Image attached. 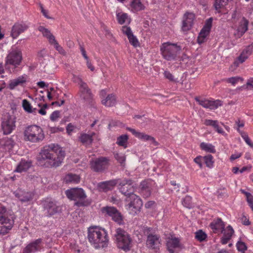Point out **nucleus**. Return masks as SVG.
<instances>
[{
    "instance_id": "nucleus-16",
    "label": "nucleus",
    "mask_w": 253,
    "mask_h": 253,
    "mask_svg": "<svg viewBox=\"0 0 253 253\" xmlns=\"http://www.w3.org/2000/svg\"><path fill=\"white\" fill-rule=\"evenodd\" d=\"M28 76L23 74L18 77L10 80L8 83V87L10 90H13L18 86L24 87L28 82Z\"/></svg>"
},
{
    "instance_id": "nucleus-31",
    "label": "nucleus",
    "mask_w": 253,
    "mask_h": 253,
    "mask_svg": "<svg viewBox=\"0 0 253 253\" xmlns=\"http://www.w3.org/2000/svg\"><path fill=\"white\" fill-rule=\"evenodd\" d=\"M224 223L221 218H217L213 220L210 224V227L214 232H217V230H221L222 232L224 228Z\"/></svg>"
},
{
    "instance_id": "nucleus-33",
    "label": "nucleus",
    "mask_w": 253,
    "mask_h": 253,
    "mask_svg": "<svg viewBox=\"0 0 253 253\" xmlns=\"http://www.w3.org/2000/svg\"><path fill=\"white\" fill-rule=\"evenodd\" d=\"M204 124L208 126H212L218 133L223 134L225 133L222 128L219 126L218 122L216 120L206 119L205 120Z\"/></svg>"
},
{
    "instance_id": "nucleus-32",
    "label": "nucleus",
    "mask_w": 253,
    "mask_h": 253,
    "mask_svg": "<svg viewBox=\"0 0 253 253\" xmlns=\"http://www.w3.org/2000/svg\"><path fill=\"white\" fill-rule=\"evenodd\" d=\"M38 30L42 33L43 37L48 40L49 43L51 42H55V37L48 29L40 26L38 27Z\"/></svg>"
},
{
    "instance_id": "nucleus-49",
    "label": "nucleus",
    "mask_w": 253,
    "mask_h": 253,
    "mask_svg": "<svg viewBox=\"0 0 253 253\" xmlns=\"http://www.w3.org/2000/svg\"><path fill=\"white\" fill-rule=\"evenodd\" d=\"M50 44L53 45L55 48L57 50L59 53L64 55L65 54V51L63 47L60 46L57 41L55 39V42H51L50 43Z\"/></svg>"
},
{
    "instance_id": "nucleus-13",
    "label": "nucleus",
    "mask_w": 253,
    "mask_h": 253,
    "mask_svg": "<svg viewBox=\"0 0 253 253\" xmlns=\"http://www.w3.org/2000/svg\"><path fill=\"white\" fill-rule=\"evenodd\" d=\"M44 211L47 216H51L60 212L61 208L57 205L55 200L47 199L43 203Z\"/></svg>"
},
{
    "instance_id": "nucleus-9",
    "label": "nucleus",
    "mask_w": 253,
    "mask_h": 253,
    "mask_svg": "<svg viewBox=\"0 0 253 253\" xmlns=\"http://www.w3.org/2000/svg\"><path fill=\"white\" fill-rule=\"evenodd\" d=\"M22 60V52L18 48H13L9 52L5 59L6 65H10L14 68L17 67Z\"/></svg>"
},
{
    "instance_id": "nucleus-15",
    "label": "nucleus",
    "mask_w": 253,
    "mask_h": 253,
    "mask_svg": "<svg viewBox=\"0 0 253 253\" xmlns=\"http://www.w3.org/2000/svg\"><path fill=\"white\" fill-rule=\"evenodd\" d=\"M103 212L106 213L109 216L111 217L112 220L119 225L123 224L124 220L123 216L116 208L111 207H107L103 209Z\"/></svg>"
},
{
    "instance_id": "nucleus-38",
    "label": "nucleus",
    "mask_w": 253,
    "mask_h": 253,
    "mask_svg": "<svg viewBox=\"0 0 253 253\" xmlns=\"http://www.w3.org/2000/svg\"><path fill=\"white\" fill-rule=\"evenodd\" d=\"M22 107L24 110L29 113H36L37 109L33 108L30 102L27 99L22 101Z\"/></svg>"
},
{
    "instance_id": "nucleus-17",
    "label": "nucleus",
    "mask_w": 253,
    "mask_h": 253,
    "mask_svg": "<svg viewBox=\"0 0 253 253\" xmlns=\"http://www.w3.org/2000/svg\"><path fill=\"white\" fill-rule=\"evenodd\" d=\"M195 100L202 106L205 108L210 109L211 110L215 109L219 106L222 105L221 101L216 100H209L207 99H201L198 97L195 98Z\"/></svg>"
},
{
    "instance_id": "nucleus-2",
    "label": "nucleus",
    "mask_w": 253,
    "mask_h": 253,
    "mask_svg": "<svg viewBox=\"0 0 253 253\" xmlns=\"http://www.w3.org/2000/svg\"><path fill=\"white\" fill-rule=\"evenodd\" d=\"M87 239L91 245L95 249L106 247L109 241L107 231L104 228L96 226L88 228Z\"/></svg>"
},
{
    "instance_id": "nucleus-1",
    "label": "nucleus",
    "mask_w": 253,
    "mask_h": 253,
    "mask_svg": "<svg viewBox=\"0 0 253 253\" xmlns=\"http://www.w3.org/2000/svg\"><path fill=\"white\" fill-rule=\"evenodd\" d=\"M65 156L64 151L58 145L52 143L41 150L38 160L41 165L45 167L56 168L61 165Z\"/></svg>"
},
{
    "instance_id": "nucleus-36",
    "label": "nucleus",
    "mask_w": 253,
    "mask_h": 253,
    "mask_svg": "<svg viewBox=\"0 0 253 253\" xmlns=\"http://www.w3.org/2000/svg\"><path fill=\"white\" fill-rule=\"evenodd\" d=\"M131 10L137 12L144 9V6L140 0H132L130 3Z\"/></svg>"
},
{
    "instance_id": "nucleus-54",
    "label": "nucleus",
    "mask_w": 253,
    "mask_h": 253,
    "mask_svg": "<svg viewBox=\"0 0 253 253\" xmlns=\"http://www.w3.org/2000/svg\"><path fill=\"white\" fill-rule=\"evenodd\" d=\"M234 233V230L232 227L230 225L227 226L226 230L223 232V235L228 237V238L231 239L232 235Z\"/></svg>"
},
{
    "instance_id": "nucleus-37",
    "label": "nucleus",
    "mask_w": 253,
    "mask_h": 253,
    "mask_svg": "<svg viewBox=\"0 0 253 253\" xmlns=\"http://www.w3.org/2000/svg\"><path fill=\"white\" fill-rule=\"evenodd\" d=\"M128 137L126 134H123L117 139L116 143L120 146L123 147L124 148H126L127 147V141Z\"/></svg>"
},
{
    "instance_id": "nucleus-29",
    "label": "nucleus",
    "mask_w": 253,
    "mask_h": 253,
    "mask_svg": "<svg viewBox=\"0 0 253 253\" xmlns=\"http://www.w3.org/2000/svg\"><path fill=\"white\" fill-rule=\"evenodd\" d=\"M81 177L79 175L69 173L64 177V181L67 183L78 184L80 182Z\"/></svg>"
},
{
    "instance_id": "nucleus-50",
    "label": "nucleus",
    "mask_w": 253,
    "mask_h": 253,
    "mask_svg": "<svg viewBox=\"0 0 253 253\" xmlns=\"http://www.w3.org/2000/svg\"><path fill=\"white\" fill-rule=\"evenodd\" d=\"M243 79L239 77H234L227 79V82L231 84L232 85H235L239 81H243Z\"/></svg>"
},
{
    "instance_id": "nucleus-3",
    "label": "nucleus",
    "mask_w": 253,
    "mask_h": 253,
    "mask_svg": "<svg viewBox=\"0 0 253 253\" xmlns=\"http://www.w3.org/2000/svg\"><path fill=\"white\" fill-rule=\"evenodd\" d=\"M44 134L42 129L37 125L26 127L24 131V139L32 143H39L43 140Z\"/></svg>"
},
{
    "instance_id": "nucleus-12",
    "label": "nucleus",
    "mask_w": 253,
    "mask_h": 253,
    "mask_svg": "<svg viewBox=\"0 0 253 253\" xmlns=\"http://www.w3.org/2000/svg\"><path fill=\"white\" fill-rule=\"evenodd\" d=\"M44 248V243L42 238L34 240L28 244L23 249L22 253H35L40 252Z\"/></svg>"
},
{
    "instance_id": "nucleus-60",
    "label": "nucleus",
    "mask_w": 253,
    "mask_h": 253,
    "mask_svg": "<svg viewBox=\"0 0 253 253\" xmlns=\"http://www.w3.org/2000/svg\"><path fill=\"white\" fill-rule=\"evenodd\" d=\"M202 158V157L201 156H198L194 160V162L199 166L200 168H202V163L201 161Z\"/></svg>"
},
{
    "instance_id": "nucleus-47",
    "label": "nucleus",
    "mask_w": 253,
    "mask_h": 253,
    "mask_svg": "<svg viewBox=\"0 0 253 253\" xmlns=\"http://www.w3.org/2000/svg\"><path fill=\"white\" fill-rule=\"evenodd\" d=\"M228 0H215L214 7L216 10H218L222 7L226 5Z\"/></svg>"
},
{
    "instance_id": "nucleus-58",
    "label": "nucleus",
    "mask_w": 253,
    "mask_h": 253,
    "mask_svg": "<svg viewBox=\"0 0 253 253\" xmlns=\"http://www.w3.org/2000/svg\"><path fill=\"white\" fill-rule=\"evenodd\" d=\"M248 55L245 54L244 53L242 52L240 55L238 57V61L240 63H243L248 58Z\"/></svg>"
},
{
    "instance_id": "nucleus-46",
    "label": "nucleus",
    "mask_w": 253,
    "mask_h": 253,
    "mask_svg": "<svg viewBox=\"0 0 253 253\" xmlns=\"http://www.w3.org/2000/svg\"><path fill=\"white\" fill-rule=\"evenodd\" d=\"M4 141V142L3 143V145L4 147H5L6 149L8 150L12 149L14 145V141L11 138L8 137L5 138Z\"/></svg>"
},
{
    "instance_id": "nucleus-4",
    "label": "nucleus",
    "mask_w": 253,
    "mask_h": 253,
    "mask_svg": "<svg viewBox=\"0 0 253 253\" xmlns=\"http://www.w3.org/2000/svg\"><path fill=\"white\" fill-rule=\"evenodd\" d=\"M118 247L127 252L130 250L132 240L129 234L124 230L119 228L116 230L115 234Z\"/></svg>"
},
{
    "instance_id": "nucleus-39",
    "label": "nucleus",
    "mask_w": 253,
    "mask_h": 253,
    "mask_svg": "<svg viewBox=\"0 0 253 253\" xmlns=\"http://www.w3.org/2000/svg\"><path fill=\"white\" fill-rule=\"evenodd\" d=\"M170 237L166 239V246L169 253H174V237L170 235Z\"/></svg>"
},
{
    "instance_id": "nucleus-59",
    "label": "nucleus",
    "mask_w": 253,
    "mask_h": 253,
    "mask_svg": "<svg viewBox=\"0 0 253 253\" xmlns=\"http://www.w3.org/2000/svg\"><path fill=\"white\" fill-rule=\"evenodd\" d=\"M247 200L249 206L253 211V196L252 194L247 198Z\"/></svg>"
},
{
    "instance_id": "nucleus-64",
    "label": "nucleus",
    "mask_w": 253,
    "mask_h": 253,
    "mask_svg": "<svg viewBox=\"0 0 253 253\" xmlns=\"http://www.w3.org/2000/svg\"><path fill=\"white\" fill-rule=\"evenodd\" d=\"M74 130V126L71 124L68 125L66 130L69 134H70Z\"/></svg>"
},
{
    "instance_id": "nucleus-26",
    "label": "nucleus",
    "mask_w": 253,
    "mask_h": 253,
    "mask_svg": "<svg viewBox=\"0 0 253 253\" xmlns=\"http://www.w3.org/2000/svg\"><path fill=\"white\" fill-rule=\"evenodd\" d=\"M126 129L128 131H130L136 137H137L141 140H142L144 141H150L154 144L156 143V141H155L154 138L150 135H147L143 132H141L136 131L134 129H133L130 127H127Z\"/></svg>"
},
{
    "instance_id": "nucleus-10",
    "label": "nucleus",
    "mask_w": 253,
    "mask_h": 253,
    "mask_svg": "<svg viewBox=\"0 0 253 253\" xmlns=\"http://www.w3.org/2000/svg\"><path fill=\"white\" fill-rule=\"evenodd\" d=\"M15 117L9 114L4 115L1 120V129L3 134H10L15 128Z\"/></svg>"
},
{
    "instance_id": "nucleus-53",
    "label": "nucleus",
    "mask_w": 253,
    "mask_h": 253,
    "mask_svg": "<svg viewBox=\"0 0 253 253\" xmlns=\"http://www.w3.org/2000/svg\"><path fill=\"white\" fill-rule=\"evenodd\" d=\"M237 249L239 251L244 252L247 250V247L246 244L242 241H238L236 245Z\"/></svg>"
},
{
    "instance_id": "nucleus-27",
    "label": "nucleus",
    "mask_w": 253,
    "mask_h": 253,
    "mask_svg": "<svg viewBox=\"0 0 253 253\" xmlns=\"http://www.w3.org/2000/svg\"><path fill=\"white\" fill-rule=\"evenodd\" d=\"M249 21L245 18H242V20L239 22L237 28V35L239 37L242 36L248 29Z\"/></svg>"
},
{
    "instance_id": "nucleus-7",
    "label": "nucleus",
    "mask_w": 253,
    "mask_h": 253,
    "mask_svg": "<svg viewBox=\"0 0 253 253\" xmlns=\"http://www.w3.org/2000/svg\"><path fill=\"white\" fill-rule=\"evenodd\" d=\"M126 201L129 203L126 206V209L132 214H135L140 211L143 203L140 197L135 194H131L127 196Z\"/></svg>"
},
{
    "instance_id": "nucleus-44",
    "label": "nucleus",
    "mask_w": 253,
    "mask_h": 253,
    "mask_svg": "<svg viewBox=\"0 0 253 253\" xmlns=\"http://www.w3.org/2000/svg\"><path fill=\"white\" fill-rule=\"evenodd\" d=\"M207 237V234L202 230H199L195 233V238L199 241H204Z\"/></svg>"
},
{
    "instance_id": "nucleus-14",
    "label": "nucleus",
    "mask_w": 253,
    "mask_h": 253,
    "mask_svg": "<svg viewBox=\"0 0 253 253\" xmlns=\"http://www.w3.org/2000/svg\"><path fill=\"white\" fill-rule=\"evenodd\" d=\"M67 198L71 200H83L86 196L82 188H74L67 190L65 192Z\"/></svg>"
},
{
    "instance_id": "nucleus-35",
    "label": "nucleus",
    "mask_w": 253,
    "mask_h": 253,
    "mask_svg": "<svg viewBox=\"0 0 253 253\" xmlns=\"http://www.w3.org/2000/svg\"><path fill=\"white\" fill-rule=\"evenodd\" d=\"M140 193L144 198L148 197L151 194L150 187L146 182L143 181L140 184Z\"/></svg>"
},
{
    "instance_id": "nucleus-61",
    "label": "nucleus",
    "mask_w": 253,
    "mask_h": 253,
    "mask_svg": "<svg viewBox=\"0 0 253 253\" xmlns=\"http://www.w3.org/2000/svg\"><path fill=\"white\" fill-rule=\"evenodd\" d=\"M86 66L87 68L90 69L91 71H93L95 69L94 67L92 65L90 60L88 59V60H86Z\"/></svg>"
},
{
    "instance_id": "nucleus-6",
    "label": "nucleus",
    "mask_w": 253,
    "mask_h": 253,
    "mask_svg": "<svg viewBox=\"0 0 253 253\" xmlns=\"http://www.w3.org/2000/svg\"><path fill=\"white\" fill-rule=\"evenodd\" d=\"M14 221L11 219L8 215L6 209L4 207L0 208V234L7 233L12 227Z\"/></svg>"
},
{
    "instance_id": "nucleus-24",
    "label": "nucleus",
    "mask_w": 253,
    "mask_h": 253,
    "mask_svg": "<svg viewBox=\"0 0 253 253\" xmlns=\"http://www.w3.org/2000/svg\"><path fill=\"white\" fill-rule=\"evenodd\" d=\"M17 197L22 203H28L32 200L34 195L30 192H25L21 190H17L14 192Z\"/></svg>"
},
{
    "instance_id": "nucleus-20",
    "label": "nucleus",
    "mask_w": 253,
    "mask_h": 253,
    "mask_svg": "<svg viewBox=\"0 0 253 253\" xmlns=\"http://www.w3.org/2000/svg\"><path fill=\"white\" fill-rule=\"evenodd\" d=\"M195 18V14L191 12H186L184 15L181 28L183 31L187 32L191 29Z\"/></svg>"
},
{
    "instance_id": "nucleus-42",
    "label": "nucleus",
    "mask_w": 253,
    "mask_h": 253,
    "mask_svg": "<svg viewBox=\"0 0 253 253\" xmlns=\"http://www.w3.org/2000/svg\"><path fill=\"white\" fill-rule=\"evenodd\" d=\"M182 205L188 209L193 208L194 207V204L192 202V198L189 196H186L182 201Z\"/></svg>"
},
{
    "instance_id": "nucleus-43",
    "label": "nucleus",
    "mask_w": 253,
    "mask_h": 253,
    "mask_svg": "<svg viewBox=\"0 0 253 253\" xmlns=\"http://www.w3.org/2000/svg\"><path fill=\"white\" fill-rule=\"evenodd\" d=\"M237 131L240 133L241 136L244 139L247 144H248L251 147L253 148V143L251 141L247 133L245 132L240 130L239 128H237Z\"/></svg>"
},
{
    "instance_id": "nucleus-11",
    "label": "nucleus",
    "mask_w": 253,
    "mask_h": 253,
    "mask_svg": "<svg viewBox=\"0 0 253 253\" xmlns=\"http://www.w3.org/2000/svg\"><path fill=\"white\" fill-rule=\"evenodd\" d=\"M119 189L120 192L126 196H129L134 193V187L133 185L132 180L130 179H118Z\"/></svg>"
},
{
    "instance_id": "nucleus-22",
    "label": "nucleus",
    "mask_w": 253,
    "mask_h": 253,
    "mask_svg": "<svg viewBox=\"0 0 253 253\" xmlns=\"http://www.w3.org/2000/svg\"><path fill=\"white\" fill-rule=\"evenodd\" d=\"M161 245L160 237L156 234H150L148 235L146 240V245L148 248L157 249Z\"/></svg>"
},
{
    "instance_id": "nucleus-62",
    "label": "nucleus",
    "mask_w": 253,
    "mask_h": 253,
    "mask_svg": "<svg viewBox=\"0 0 253 253\" xmlns=\"http://www.w3.org/2000/svg\"><path fill=\"white\" fill-rule=\"evenodd\" d=\"M164 75L166 78L169 79L170 81L173 80V76L172 75L169 71H165L164 72Z\"/></svg>"
},
{
    "instance_id": "nucleus-57",
    "label": "nucleus",
    "mask_w": 253,
    "mask_h": 253,
    "mask_svg": "<svg viewBox=\"0 0 253 253\" xmlns=\"http://www.w3.org/2000/svg\"><path fill=\"white\" fill-rule=\"evenodd\" d=\"M178 248L179 250H182L185 248V247L183 244H182L180 239L175 237V249Z\"/></svg>"
},
{
    "instance_id": "nucleus-34",
    "label": "nucleus",
    "mask_w": 253,
    "mask_h": 253,
    "mask_svg": "<svg viewBox=\"0 0 253 253\" xmlns=\"http://www.w3.org/2000/svg\"><path fill=\"white\" fill-rule=\"evenodd\" d=\"M96 135V134L94 132L91 133V134L83 133L81 135L80 139L82 143L89 145L91 144L93 141V137Z\"/></svg>"
},
{
    "instance_id": "nucleus-8",
    "label": "nucleus",
    "mask_w": 253,
    "mask_h": 253,
    "mask_svg": "<svg viewBox=\"0 0 253 253\" xmlns=\"http://www.w3.org/2000/svg\"><path fill=\"white\" fill-rule=\"evenodd\" d=\"M109 161V159L105 157L92 159L89 162L90 168L94 172H102L108 168Z\"/></svg>"
},
{
    "instance_id": "nucleus-18",
    "label": "nucleus",
    "mask_w": 253,
    "mask_h": 253,
    "mask_svg": "<svg viewBox=\"0 0 253 253\" xmlns=\"http://www.w3.org/2000/svg\"><path fill=\"white\" fill-rule=\"evenodd\" d=\"M174 44L169 42L163 43L161 47V51L163 56L168 60L174 59Z\"/></svg>"
},
{
    "instance_id": "nucleus-25",
    "label": "nucleus",
    "mask_w": 253,
    "mask_h": 253,
    "mask_svg": "<svg viewBox=\"0 0 253 253\" xmlns=\"http://www.w3.org/2000/svg\"><path fill=\"white\" fill-rule=\"evenodd\" d=\"M118 183V180L113 179L100 182L98 184L97 187L99 191L106 192L113 189Z\"/></svg>"
},
{
    "instance_id": "nucleus-63",
    "label": "nucleus",
    "mask_w": 253,
    "mask_h": 253,
    "mask_svg": "<svg viewBox=\"0 0 253 253\" xmlns=\"http://www.w3.org/2000/svg\"><path fill=\"white\" fill-rule=\"evenodd\" d=\"M80 49H81L82 54L83 56L84 57V58L85 60H88V59H89V58L86 53V51H85L84 48L83 47L81 46Z\"/></svg>"
},
{
    "instance_id": "nucleus-30",
    "label": "nucleus",
    "mask_w": 253,
    "mask_h": 253,
    "mask_svg": "<svg viewBox=\"0 0 253 253\" xmlns=\"http://www.w3.org/2000/svg\"><path fill=\"white\" fill-rule=\"evenodd\" d=\"M116 18L118 22L121 25L125 23L129 24L131 22V19L127 14L122 12H119L116 13Z\"/></svg>"
},
{
    "instance_id": "nucleus-52",
    "label": "nucleus",
    "mask_w": 253,
    "mask_h": 253,
    "mask_svg": "<svg viewBox=\"0 0 253 253\" xmlns=\"http://www.w3.org/2000/svg\"><path fill=\"white\" fill-rule=\"evenodd\" d=\"M121 31L127 37L130 36L133 33L130 27L126 26H123Z\"/></svg>"
},
{
    "instance_id": "nucleus-48",
    "label": "nucleus",
    "mask_w": 253,
    "mask_h": 253,
    "mask_svg": "<svg viewBox=\"0 0 253 253\" xmlns=\"http://www.w3.org/2000/svg\"><path fill=\"white\" fill-rule=\"evenodd\" d=\"M129 40V43L134 47H137L139 45V42L133 34L132 33L130 36L127 37Z\"/></svg>"
},
{
    "instance_id": "nucleus-40",
    "label": "nucleus",
    "mask_w": 253,
    "mask_h": 253,
    "mask_svg": "<svg viewBox=\"0 0 253 253\" xmlns=\"http://www.w3.org/2000/svg\"><path fill=\"white\" fill-rule=\"evenodd\" d=\"M200 147L203 150L207 152L214 153L215 150L214 147L211 144L202 142L200 144Z\"/></svg>"
},
{
    "instance_id": "nucleus-51",
    "label": "nucleus",
    "mask_w": 253,
    "mask_h": 253,
    "mask_svg": "<svg viewBox=\"0 0 253 253\" xmlns=\"http://www.w3.org/2000/svg\"><path fill=\"white\" fill-rule=\"evenodd\" d=\"M115 159L121 164H123L126 161V156L123 154L115 153L114 154Z\"/></svg>"
},
{
    "instance_id": "nucleus-45",
    "label": "nucleus",
    "mask_w": 253,
    "mask_h": 253,
    "mask_svg": "<svg viewBox=\"0 0 253 253\" xmlns=\"http://www.w3.org/2000/svg\"><path fill=\"white\" fill-rule=\"evenodd\" d=\"M203 158L205 160V163L208 167L211 168L213 167L214 161L213 160V157L211 155H208L205 156Z\"/></svg>"
},
{
    "instance_id": "nucleus-41",
    "label": "nucleus",
    "mask_w": 253,
    "mask_h": 253,
    "mask_svg": "<svg viewBox=\"0 0 253 253\" xmlns=\"http://www.w3.org/2000/svg\"><path fill=\"white\" fill-rule=\"evenodd\" d=\"M233 22L234 23L240 22L242 20V18H245L239 10H235L233 11L231 16Z\"/></svg>"
},
{
    "instance_id": "nucleus-55",
    "label": "nucleus",
    "mask_w": 253,
    "mask_h": 253,
    "mask_svg": "<svg viewBox=\"0 0 253 253\" xmlns=\"http://www.w3.org/2000/svg\"><path fill=\"white\" fill-rule=\"evenodd\" d=\"M253 49V44L252 43L248 46H247L242 51L243 53H244L246 55H248V56H249L250 55H251L252 53Z\"/></svg>"
},
{
    "instance_id": "nucleus-28",
    "label": "nucleus",
    "mask_w": 253,
    "mask_h": 253,
    "mask_svg": "<svg viewBox=\"0 0 253 253\" xmlns=\"http://www.w3.org/2000/svg\"><path fill=\"white\" fill-rule=\"evenodd\" d=\"M31 166L30 161L22 160L17 166L14 171L17 172H23L26 171Z\"/></svg>"
},
{
    "instance_id": "nucleus-19",
    "label": "nucleus",
    "mask_w": 253,
    "mask_h": 253,
    "mask_svg": "<svg viewBox=\"0 0 253 253\" xmlns=\"http://www.w3.org/2000/svg\"><path fill=\"white\" fill-rule=\"evenodd\" d=\"M212 18H210L205 23L203 28L201 30L198 38V42L202 43L205 42V38L209 35L212 25Z\"/></svg>"
},
{
    "instance_id": "nucleus-23",
    "label": "nucleus",
    "mask_w": 253,
    "mask_h": 253,
    "mask_svg": "<svg viewBox=\"0 0 253 253\" xmlns=\"http://www.w3.org/2000/svg\"><path fill=\"white\" fill-rule=\"evenodd\" d=\"M28 28V26L24 23H16L12 26L11 36L16 39L20 34L24 32Z\"/></svg>"
},
{
    "instance_id": "nucleus-56",
    "label": "nucleus",
    "mask_w": 253,
    "mask_h": 253,
    "mask_svg": "<svg viewBox=\"0 0 253 253\" xmlns=\"http://www.w3.org/2000/svg\"><path fill=\"white\" fill-rule=\"evenodd\" d=\"M60 112L59 111H54L52 113L50 116V119L53 122L56 121L57 119L59 118Z\"/></svg>"
},
{
    "instance_id": "nucleus-5",
    "label": "nucleus",
    "mask_w": 253,
    "mask_h": 253,
    "mask_svg": "<svg viewBox=\"0 0 253 253\" xmlns=\"http://www.w3.org/2000/svg\"><path fill=\"white\" fill-rule=\"evenodd\" d=\"M79 90L78 94L84 103L88 106H92L94 103L93 95L86 83L79 79L78 82Z\"/></svg>"
},
{
    "instance_id": "nucleus-21",
    "label": "nucleus",
    "mask_w": 253,
    "mask_h": 253,
    "mask_svg": "<svg viewBox=\"0 0 253 253\" xmlns=\"http://www.w3.org/2000/svg\"><path fill=\"white\" fill-rule=\"evenodd\" d=\"M106 94V91L105 89L101 90L100 92V96L102 98V104L106 107H112L114 106L117 101L116 97L114 94H110L107 95V96L104 98Z\"/></svg>"
}]
</instances>
